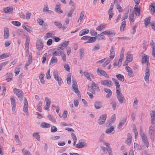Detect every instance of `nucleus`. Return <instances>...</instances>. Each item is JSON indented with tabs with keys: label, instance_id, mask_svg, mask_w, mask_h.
<instances>
[{
	"label": "nucleus",
	"instance_id": "nucleus-1",
	"mask_svg": "<svg viewBox=\"0 0 155 155\" xmlns=\"http://www.w3.org/2000/svg\"><path fill=\"white\" fill-rule=\"evenodd\" d=\"M112 80L116 86L117 96L118 101L121 104L125 102V99L120 93V86L118 81L114 78H112Z\"/></svg>",
	"mask_w": 155,
	"mask_h": 155
},
{
	"label": "nucleus",
	"instance_id": "nucleus-2",
	"mask_svg": "<svg viewBox=\"0 0 155 155\" xmlns=\"http://www.w3.org/2000/svg\"><path fill=\"white\" fill-rule=\"evenodd\" d=\"M14 93L18 97L19 100H22L24 97V93L19 89L14 88L13 89Z\"/></svg>",
	"mask_w": 155,
	"mask_h": 155
},
{
	"label": "nucleus",
	"instance_id": "nucleus-3",
	"mask_svg": "<svg viewBox=\"0 0 155 155\" xmlns=\"http://www.w3.org/2000/svg\"><path fill=\"white\" fill-rule=\"evenodd\" d=\"M53 76L55 80L58 81V85L60 86L61 84V78L59 77V72L57 71H55L53 72Z\"/></svg>",
	"mask_w": 155,
	"mask_h": 155
},
{
	"label": "nucleus",
	"instance_id": "nucleus-4",
	"mask_svg": "<svg viewBox=\"0 0 155 155\" xmlns=\"http://www.w3.org/2000/svg\"><path fill=\"white\" fill-rule=\"evenodd\" d=\"M100 83L101 85L107 87H111L113 84L112 81L108 79L101 80Z\"/></svg>",
	"mask_w": 155,
	"mask_h": 155
},
{
	"label": "nucleus",
	"instance_id": "nucleus-5",
	"mask_svg": "<svg viewBox=\"0 0 155 155\" xmlns=\"http://www.w3.org/2000/svg\"><path fill=\"white\" fill-rule=\"evenodd\" d=\"M72 82V87L74 90V91L78 96H79L80 95V93L78 91L77 82L76 81L73 80Z\"/></svg>",
	"mask_w": 155,
	"mask_h": 155
},
{
	"label": "nucleus",
	"instance_id": "nucleus-6",
	"mask_svg": "<svg viewBox=\"0 0 155 155\" xmlns=\"http://www.w3.org/2000/svg\"><path fill=\"white\" fill-rule=\"evenodd\" d=\"M97 73L100 76H103L107 78H109V76L106 73V72L103 70H100L98 68L97 70Z\"/></svg>",
	"mask_w": 155,
	"mask_h": 155
},
{
	"label": "nucleus",
	"instance_id": "nucleus-7",
	"mask_svg": "<svg viewBox=\"0 0 155 155\" xmlns=\"http://www.w3.org/2000/svg\"><path fill=\"white\" fill-rule=\"evenodd\" d=\"M65 52L63 51L62 50L58 48V47L57 49L54 51L52 52L53 55L55 56H61L62 54H64Z\"/></svg>",
	"mask_w": 155,
	"mask_h": 155
},
{
	"label": "nucleus",
	"instance_id": "nucleus-8",
	"mask_svg": "<svg viewBox=\"0 0 155 155\" xmlns=\"http://www.w3.org/2000/svg\"><path fill=\"white\" fill-rule=\"evenodd\" d=\"M126 60L125 61V63H128L133 60V55L131 52L128 51L127 53Z\"/></svg>",
	"mask_w": 155,
	"mask_h": 155
},
{
	"label": "nucleus",
	"instance_id": "nucleus-9",
	"mask_svg": "<svg viewBox=\"0 0 155 155\" xmlns=\"http://www.w3.org/2000/svg\"><path fill=\"white\" fill-rule=\"evenodd\" d=\"M28 101L25 97L24 98V101L23 111L26 114H28Z\"/></svg>",
	"mask_w": 155,
	"mask_h": 155
},
{
	"label": "nucleus",
	"instance_id": "nucleus-10",
	"mask_svg": "<svg viewBox=\"0 0 155 155\" xmlns=\"http://www.w3.org/2000/svg\"><path fill=\"white\" fill-rule=\"evenodd\" d=\"M106 118V114H105L101 115L98 120V123L100 125L102 124L105 122Z\"/></svg>",
	"mask_w": 155,
	"mask_h": 155
},
{
	"label": "nucleus",
	"instance_id": "nucleus-11",
	"mask_svg": "<svg viewBox=\"0 0 155 155\" xmlns=\"http://www.w3.org/2000/svg\"><path fill=\"white\" fill-rule=\"evenodd\" d=\"M141 62L143 64H146L147 66L148 64H150L149 62V57L148 56L144 54L142 59Z\"/></svg>",
	"mask_w": 155,
	"mask_h": 155
},
{
	"label": "nucleus",
	"instance_id": "nucleus-12",
	"mask_svg": "<svg viewBox=\"0 0 155 155\" xmlns=\"http://www.w3.org/2000/svg\"><path fill=\"white\" fill-rule=\"evenodd\" d=\"M115 32L113 30H108L102 32L101 33L102 34L106 35H113L114 36L115 35Z\"/></svg>",
	"mask_w": 155,
	"mask_h": 155
},
{
	"label": "nucleus",
	"instance_id": "nucleus-13",
	"mask_svg": "<svg viewBox=\"0 0 155 155\" xmlns=\"http://www.w3.org/2000/svg\"><path fill=\"white\" fill-rule=\"evenodd\" d=\"M126 70L128 72V75L130 77H133L134 76V73L132 69L128 66L125 67Z\"/></svg>",
	"mask_w": 155,
	"mask_h": 155
},
{
	"label": "nucleus",
	"instance_id": "nucleus-14",
	"mask_svg": "<svg viewBox=\"0 0 155 155\" xmlns=\"http://www.w3.org/2000/svg\"><path fill=\"white\" fill-rule=\"evenodd\" d=\"M150 75V72L148 67L145 70V74L144 80L147 83L149 82V78Z\"/></svg>",
	"mask_w": 155,
	"mask_h": 155
},
{
	"label": "nucleus",
	"instance_id": "nucleus-15",
	"mask_svg": "<svg viewBox=\"0 0 155 155\" xmlns=\"http://www.w3.org/2000/svg\"><path fill=\"white\" fill-rule=\"evenodd\" d=\"M36 46L37 48L39 51L43 49V45L41 41L38 40L37 41L36 44Z\"/></svg>",
	"mask_w": 155,
	"mask_h": 155
},
{
	"label": "nucleus",
	"instance_id": "nucleus-16",
	"mask_svg": "<svg viewBox=\"0 0 155 155\" xmlns=\"http://www.w3.org/2000/svg\"><path fill=\"white\" fill-rule=\"evenodd\" d=\"M69 42V41H65L60 44L58 47L63 50L68 45Z\"/></svg>",
	"mask_w": 155,
	"mask_h": 155
},
{
	"label": "nucleus",
	"instance_id": "nucleus-17",
	"mask_svg": "<svg viewBox=\"0 0 155 155\" xmlns=\"http://www.w3.org/2000/svg\"><path fill=\"white\" fill-rule=\"evenodd\" d=\"M84 76L86 77L87 79L91 81L92 80L91 77H92L93 79L94 78V76L91 73H89L88 72H84Z\"/></svg>",
	"mask_w": 155,
	"mask_h": 155
},
{
	"label": "nucleus",
	"instance_id": "nucleus-18",
	"mask_svg": "<svg viewBox=\"0 0 155 155\" xmlns=\"http://www.w3.org/2000/svg\"><path fill=\"white\" fill-rule=\"evenodd\" d=\"M10 100L12 106V110L13 112H14L16 107L15 100V98L12 97L10 98Z\"/></svg>",
	"mask_w": 155,
	"mask_h": 155
},
{
	"label": "nucleus",
	"instance_id": "nucleus-19",
	"mask_svg": "<svg viewBox=\"0 0 155 155\" xmlns=\"http://www.w3.org/2000/svg\"><path fill=\"white\" fill-rule=\"evenodd\" d=\"M89 30L87 28H85L81 30L79 33V35L80 36H81L84 35L88 34Z\"/></svg>",
	"mask_w": 155,
	"mask_h": 155
},
{
	"label": "nucleus",
	"instance_id": "nucleus-20",
	"mask_svg": "<svg viewBox=\"0 0 155 155\" xmlns=\"http://www.w3.org/2000/svg\"><path fill=\"white\" fill-rule=\"evenodd\" d=\"M4 36L5 39H7L9 37V33L8 28H4Z\"/></svg>",
	"mask_w": 155,
	"mask_h": 155
},
{
	"label": "nucleus",
	"instance_id": "nucleus-21",
	"mask_svg": "<svg viewBox=\"0 0 155 155\" xmlns=\"http://www.w3.org/2000/svg\"><path fill=\"white\" fill-rule=\"evenodd\" d=\"M95 108L96 109H99L102 107V103L100 101H96L94 104Z\"/></svg>",
	"mask_w": 155,
	"mask_h": 155
},
{
	"label": "nucleus",
	"instance_id": "nucleus-22",
	"mask_svg": "<svg viewBox=\"0 0 155 155\" xmlns=\"http://www.w3.org/2000/svg\"><path fill=\"white\" fill-rule=\"evenodd\" d=\"M115 56V51L113 47L112 46L111 47V49L110 51L109 57L110 58L112 59Z\"/></svg>",
	"mask_w": 155,
	"mask_h": 155
},
{
	"label": "nucleus",
	"instance_id": "nucleus-23",
	"mask_svg": "<svg viewBox=\"0 0 155 155\" xmlns=\"http://www.w3.org/2000/svg\"><path fill=\"white\" fill-rule=\"evenodd\" d=\"M87 146V144L85 142H81L78 143L76 145V148H82L86 146Z\"/></svg>",
	"mask_w": 155,
	"mask_h": 155
},
{
	"label": "nucleus",
	"instance_id": "nucleus-24",
	"mask_svg": "<svg viewBox=\"0 0 155 155\" xmlns=\"http://www.w3.org/2000/svg\"><path fill=\"white\" fill-rule=\"evenodd\" d=\"M114 127L113 126H111L110 128H107L105 131V133L107 134H110L112 133L114 134Z\"/></svg>",
	"mask_w": 155,
	"mask_h": 155
},
{
	"label": "nucleus",
	"instance_id": "nucleus-25",
	"mask_svg": "<svg viewBox=\"0 0 155 155\" xmlns=\"http://www.w3.org/2000/svg\"><path fill=\"white\" fill-rule=\"evenodd\" d=\"M91 87L94 91H100V89L97 85L95 84L94 82L92 83Z\"/></svg>",
	"mask_w": 155,
	"mask_h": 155
},
{
	"label": "nucleus",
	"instance_id": "nucleus-26",
	"mask_svg": "<svg viewBox=\"0 0 155 155\" xmlns=\"http://www.w3.org/2000/svg\"><path fill=\"white\" fill-rule=\"evenodd\" d=\"M96 38L95 37H91L89 36V38L88 39V40L85 42L84 43H93L96 41Z\"/></svg>",
	"mask_w": 155,
	"mask_h": 155
},
{
	"label": "nucleus",
	"instance_id": "nucleus-27",
	"mask_svg": "<svg viewBox=\"0 0 155 155\" xmlns=\"http://www.w3.org/2000/svg\"><path fill=\"white\" fill-rule=\"evenodd\" d=\"M128 137L125 141V143L129 146L132 141V137L130 134H128Z\"/></svg>",
	"mask_w": 155,
	"mask_h": 155
},
{
	"label": "nucleus",
	"instance_id": "nucleus-28",
	"mask_svg": "<svg viewBox=\"0 0 155 155\" xmlns=\"http://www.w3.org/2000/svg\"><path fill=\"white\" fill-rule=\"evenodd\" d=\"M13 8L10 7H8L5 8L4 9V12L5 13H10L13 11Z\"/></svg>",
	"mask_w": 155,
	"mask_h": 155
},
{
	"label": "nucleus",
	"instance_id": "nucleus-29",
	"mask_svg": "<svg viewBox=\"0 0 155 155\" xmlns=\"http://www.w3.org/2000/svg\"><path fill=\"white\" fill-rule=\"evenodd\" d=\"M155 131V126L153 125L149 128V134L151 136L154 135Z\"/></svg>",
	"mask_w": 155,
	"mask_h": 155
},
{
	"label": "nucleus",
	"instance_id": "nucleus-30",
	"mask_svg": "<svg viewBox=\"0 0 155 155\" xmlns=\"http://www.w3.org/2000/svg\"><path fill=\"white\" fill-rule=\"evenodd\" d=\"M106 25L105 24H101L98 26L96 28L97 31H101L106 28Z\"/></svg>",
	"mask_w": 155,
	"mask_h": 155
},
{
	"label": "nucleus",
	"instance_id": "nucleus-31",
	"mask_svg": "<svg viewBox=\"0 0 155 155\" xmlns=\"http://www.w3.org/2000/svg\"><path fill=\"white\" fill-rule=\"evenodd\" d=\"M30 41V38L28 37H26V40L25 43V48H27V49L28 48H29V45Z\"/></svg>",
	"mask_w": 155,
	"mask_h": 155
},
{
	"label": "nucleus",
	"instance_id": "nucleus-32",
	"mask_svg": "<svg viewBox=\"0 0 155 155\" xmlns=\"http://www.w3.org/2000/svg\"><path fill=\"white\" fill-rule=\"evenodd\" d=\"M126 120V119L121 120L119 123V124L117 127V128L119 129H120L124 125Z\"/></svg>",
	"mask_w": 155,
	"mask_h": 155
},
{
	"label": "nucleus",
	"instance_id": "nucleus-33",
	"mask_svg": "<svg viewBox=\"0 0 155 155\" xmlns=\"http://www.w3.org/2000/svg\"><path fill=\"white\" fill-rule=\"evenodd\" d=\"M116 77L119 80L123 82L124 81V76L120 74H119L116 75Z\"/></svg>",
	"mask_w": 155,
	"mask_h": 155
},
{
	"label": "nucleus",
	"instance_id": "nucleus-34",
	"mask_svg": "<svg viewBox=\"0 0 155 155\" xmlns=\"http://www.w3.org/2000/svg\"><path fill=\"white\" fill-rule=\"evenodd\" d=\"M126 26V23L125 21L122 22L120 27V30L121 31H124V28Z\"/></svg>",
	"mask_w": 155,
	"mask_h": 155
},
{
	"label": "nucleus",
	"instance_id": "nucleus-35",
	"mask_svg": "<svg viewBox=\"0 0 155 155\" xmlns=\"http://www.w3.org/2000/svg\"><path fill=\"white\" fill-rule=\"evenodd\" d=\"M96 39L97 38L98 40H105V37L101 34H98L97 36H95Z\"/></svg>",
	"mask_w": 155,
	"mask_h": 155
},
{
	"label": "nucleus",
	"instance_id": "nucleus-36",
	"mask_svg": "<svg viewBox=\"0 0 155 155\" xmlns=\"http://www.w3.org/2000/svg\"><path fill=\"white\" fill-rule=\"evenodd\" d=\"M58 62V59L55 56L52 57L51 60L50 64H51V63L53 64L57 63Z\"/></svg>",
	"mask_w": 155,
	"mask_h": 155
},
{
	"label": "nucleus",
	"instance_id": "nucleus-37",
	"mask_svg": "<svg viewBox=\"0 0 155 155\" xmlns=\"http://www.w3.org/2000/svg\"><path fill=\"white\" fill-rule=\"evenodd\" d=\"M140 134L141 135L142 140L143 142L148 141L147 137L145 135L144 133H141Z\"/></svg>",
	"mask_w": 155,
	"mask_h": 155
},
{
	"label": "nucleus",
	"instance_id": "nucleus-38",
	"mask_svg": "<svg viewBox=\"0 0 155 155\" xmlns=\"http://www.w3.org/2000/svg\"><path fill=\"white\" fill-rule=\"evenodd\" d=\"M50 124H49L43 122L41 124V127L44 128H48L50 127Z\"/></svg>",
	"mask_w": 155,
	"mask_h": 155
},
{
	"label": "nucleus",
	"instance_id": "nucleus-39",
	"mask_svg": "<svg viewBox=\"0 0 155 155\" xmlns=\"http://www.w3.org/2000/svg\"><path fill=\"white\" fill-rule=\"evenodd\" d=\"M42 104V102L41 101H40L38 104L37 107L38 111L39 112H41L42 110V108L41 106Z\"/></svg>",
	"mask_w": 155,
	"mask_h": 155
},
{
	"label": "nucleus",
	"instance_id": "nucleus-40",
	"mask_svg": "<svg viewBox=\"0 0 155 155\" xmlns=\"http://www.w3.org/2000/svg\"><path fill=\"white\" fill-rule=\"evenodd\" d=\"M84 49L81 48L80 50L79 51V54H80V59H81L82 58L84 54Z\"/></svg>",
	"mask_w": 155,
	"mask_h": 155
},
{
	"label": "nucleus",
	"instance_id": "nucleus-41",
	"mask_svg": "<svg viewBox=\"0 0 155 155\" xmlns=\"http://www.w3.org/2000/svg\"><path fill=\"white\" fill-rule=\"evenodd\" d=\"M150 19L151 18L150 17H148L147 18H146L145 19L144 24L146 27H147V25L150 23Z\"/></svg>",
	"mask_w": 155,
	"mask_h": 155
},
{
	"label": "nucleus",
	"instance_id": "nucleus-42",
	"mask_svg": "<svg viewBox=\"0 0 155 155\" xmlns=\"http://www.w3.org/2000/svg\"><path fill=\"white\" fill-rule=\"evenodd\" d=\"M23 155H31V153L27 150L23 149L22 150Z\"/></svg>",
	"mask_w": 155,
	"mask_h": 155
},
{
	"label": "nucleus",
	"instance_id": "nucleus-43",
	"mask_svg": "<svg viewBox=\"0 0 155 155\" xmlns=\"http://www.w3.org/2000/svg\"><path fill=\"white\" fill-rule=\"evenodd\" d=\"M45 100L46 102V106H50L51 101L47 97H46L45 98Z\"/></svg>",
	"mask_w": 155,
	"mask_h": 155
},
{
	"label": "nucleus",
	"instance_id": "nucleus-44",
	"mask_svg": "<svg viewBox=\"0 0 155 155\" xmlns=\"http://www.w3.org/2000/svg\"><path fill=\"white\" fill-rule=\"evenodd\" d=\"M44 74H41L39 76V79L41 83L42 84H45V81L44 79Z\"/></svg>",
	"mask_w": 155,
	"mask_h": 155
},
{
	"label": "nucleus",
	"instance_id": "nucleus-45",
	"mask_svg": "<svg viewBox=\"0 0 155 155\" xmlns=\"http://www.w3.org/2000/svg\"><path fill=\"white\" fill-rule=\"evenodd\" d=\"M113 109L114 110H115L116 109L117 104L116 101H113L110 103Z\"/></svg>",
	"mask_w": 155,
	"mask_h": 155
},
{
	"label": "nucleus",
	"instance_id": "nucleus-46",
	"mask_svg": "<svg viewBox=\"0 0 155 155\" xmlns=\"http://www.w3.org/2000/svg\"><path fill=\"white\" fill-rule=\"evenodd\" d=\"M54 24L58 28L61 29L62 28V25L60 22H58L57 21H55L54 22Z\"/></svg>",
	"mask_w": 155,
	"mask_h": 155
},
{
	"label": "nucleus",
	"instance_id": "nucleus-47",
	"mask_svg": "<svg viewBox=\"0 0 155 155\" xmlns=\"http://www.w3.org/2000/svg\"><path fill=\"white\" fill-rule=\"evenodd\" d=\"M33 137L36 139L38 141H39L40 140V137L38 134L37 133H34L33 135Z\"/></svg>",
	"mask_w": 155,
	"mask_h": 155
},
{
	"label": "nucleus",
	"instance_id": "nucleus-48",
	"mask_svg": "<svg viewBox=\"0 0 155 155\" xmlns=\"http://www.w3.org/2000/svg\"><path fill=\"white\" fill-rule=\"evenodd\" d=\"M134 13L136 16H139L140 15V9L138 7L134 8Z\"/></svg>",
	"mask_w": 155,
	"mask_h": 155
},
{
	"label": "nucleus",
	"instance_id": "nucleus-49",
	"mask_svg": "<svg viewBox=\"0 0 155 155\" xmlns=\"http://www.w3.org/2000/svg\"><path fill=\"white\" fill-rule=\"evenodd\" d=\"M54 35L51 33H48L45 35L44 37L45 38H51L53 37Z\"/></svg>",
	"mask_w": 155,
	"mask_h": 155
},
{
	"label": "nucleus",
	"instance_id": "nucleus-50",
	"mask_svg": "<svg viewBox=\"0 0 155 155\" xmlns=\"http://www.w3.org/2000/svg\"><path fill=\"white\" fill-rule=\"evenodd\" d=\"M90 34L92 36H95L97 35V31L91 29L90 30Z\"/></svg>",
	"mask_w": 155,
	"mask_h": 155
},
{
	"label": "nucleus",
	"instance_id": "nucleus-51",
	"mask_svg": "<svg viewBox=\"0 0 155 155\" xmlns=\"http://www.w3.org/2000/svg\"><path fill=\"white\" fill-rule=\"evenodd\" d=\"M20 71V68L19 67H17L15 70V76H16L19 73Z\"/></svg>",
	"mask_w": 155,
	"mask_h": 155
},
{
	"label": "nucleus",
	"instance_id": "nucleus-52",
	"mask_svg": "<svg viewBox=\"0 0 155 155\" xmlns=\"http://www.w3.org/2000/svg\"><path fill=\"white\" fill-rule=\"evenodd\" d=\"M100 48V46L99 44H97L95 45L94 47L92 49V51H96L99 49Z\"/></svg>",
	"mask_w": 155,
	"mask_h": 155
},
{
	"label": "nucleus",
	"instance_id": "nucleus-53",
	"mask_svg": "<svg viewBox=\"0 0 155 155\" xmlns=\"http://www.w3.org/2000/svg\"><path fill=\"white\" fill-rule=\"evenodd\" d=\"M84 11H82L81 12L80 14V18H79V20L80 22L81 21L82 19H83V17H84Z\"/></svg>",
	"mask_w": 155,
	"mask_h": 155
},
{
	"label": "nucleus",
	"instance_id": "nucleus-54",
	"mask_svg": "<svg viewBox=\"0 0 155 155\" xmlns=\"http://www.w3.org/2000/svg\"><path fill=\"white\" fill-rule=\"evenodd\" d=\"M71 76L70 75H68L67 78V81L68 84L70 85L71 82Z\"/></svg>",
	"mask_w": 155,
	"mask_h": 155
},
{
	"label": "nucleus",
	"instance_id": "nucleus-55",
	"mask_svg": "<svg viewBox=\"0 0 155 155\" xmlns=\"http://www.w3.org/2000/svg\"><path fill=\"white\" fill-rule=\"evenodd\" d=\"M134 15L133 14H130V16L129 18V20H130V23L133 22L134 21Z\"/></svg>",
	"mask_w": 155,
	"mask_h": 155
},
{
	"label": "nucleus",
	"instance_id": "nucleus-56",
	"mask_svg": "<svg viewBox=\"0 0 155 155\" xmlns=\"http://www.w3.org/2000/svg\"><path fill=\"white\" fill-rule=\"evenodd\" d=\"M108 14L109 15V19L111 20V18H112L114 15V13L113 11H108Z\"/></svg>",
	"mask_w": 155,
	"mask_h": 155
},
{
	"label": "nucleus",
	"instance_id": "nucleus-57",
	"mask_svg": "<svg viewBox=\"0 0 155 155\" xmlns=\"http://www.w3.org/2000/svg\"><path fill=\"white\" fill-rule=\"evenodd\" d=\"M69 4L70 5L72 6L71 8H74V9H75V5L74 2H73L72 0H70L69 2Z\"/></svg>",
	"mask_w": 155,
	"mask_h": 155
},
{
	"label": "nucleus",
	"instance_id": "nucleus-58",
	"mask_svg": "<svg viewBox=\"0 0 155 155\" xmlns=\"http://www.w3.org/2000/svg\"><path fill=\"white\" fill-rule=\"evenodd\" d=\"M61 56L63 61L64 62H66V57L65 52H64V54H62Z\"/></svg>",
	"mask_w": 155,
	"mask_h": 155
},
{
	"label": "nucleus",
	"instance_id": "nucleus-59",
	"mask_svg": "<svg viewBox=\"0 0 155 155\" xmlns=\"http://www.w3.org/2000/svg\"><path fill=\"white\" fill-rule=\"evenodd\" d=\"M12 23L13 25L17 26H19L21 25V23L18 21H12Z\"/></svg>",
	"mask_w": 155,
	"mask_h": 155
},
{
	"label": "nucleus",
	"instance_id": "nucleus-60",
	"mask_svg": "<svg viewBox=\"0 0 155 155\" xmlns=\"http://www.w3.org/2000/svg\"><path fill=\"white\" fill-rule=\"evenodd\" d=\"M74 8H71L70 11L68 13L67 16L68 17H71L73 12H74Z\"/></svg>",
	"mask_w": 155,
	"mask_h": 155
},
{
	"label": "nucleus",
	"instance_id": "nucleus-61",
	"mask_svg": "<svg viewBox=\"0 0 155 155\" xmlns=\"http://www.w3.org/2000/svg\"><path fill=\"white\" fill-rule=\"evenodd\" d=\"M47 53L45 54L42 58V62L43 64H44L46 60V56H47Z\"/></svg>",
	"mask_w": 155,
	"mask_h": 155
},
{
	"label": "nucleus",
	"instance_id": "nucleus-62",
	"mask_svg": "<svg viewBox=\"0 0 155 155\" xmlns=\"http://www.w3.org/2000/svg\"><path fill=\"white\" fill-rule=\"evenodd\" d=\"M31 15V13L28 12L26 13V18L27 19H29L30 18V17Z\"/></svg>",
	"mask_w": 155,
	"mask_h": 155
},
{
	"label": "nucleus",
	"instance_id": "nucleus-63",
	"mask_svg": "<svg viewBox=\"0 0 155 155\" xmlns=\"http://www.w3.org/2000/svg\"><path fill=\"white\" fill-rule=\"evenodd\" d=\"M57 128L54 126H52L51 128V131L52 132H55L57 130Z\"/></svg>",
	"mask_w": 155,
	"mask_h": 155
},
{
	"label": "nucleus",
	"instance_id": "nucleus-64",
	"mask_svg": "<svg viewBox=\"0 0 155 155\" xmlns=\"http://www.w3.org/2000/svg\"><path fill=\"white\" fill-rule=\"evenodd\" d=\"M150 114L151 118H152L154 117H155V111H151L150 112Z\"/></svg>",
	"mask_w": 155,
	"mask_h": 155
}]
</instances>
